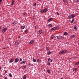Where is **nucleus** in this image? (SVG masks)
<instances>
[{
	"label": "nucleus",
	"instance_id": "2",
	"mask_svg": "<svg viewBox=\"0 0 79 79\" xmlns=\"http://www.w3.org/2000/svg\"><path fill=\"white\" fill-rule=\"evenodd\" d=\"M68 52V50H63L59 52L60 55H63V54H64V53H67Z\"/></svg>",
	"mask_w": 79,
	"mask_h": 79
},
{
	"label": "nucleus",
	"instance_id": "26",
	"mask_svg": "<svg viewBox=\"0 0 79 79\" xmlns=\"http://www.w3.org/2000/svg\"><path fill=\"white\" fill-rule=\"evenodd\" d=\"M74 19H73L72 21H71V23H73V22H74Z\"/></svg>",
	"mask_w": 79,
	"mask_h": 79
},
{
	"label": "nucleus",
	"instance_id": "36",
	"mask_svg": "<svg viewBox=\"0 0 79 79\" xmlns=\"http://www.w3.org/2000/svg\"><path fill=\"white\" fill-rule=\"evenodd\" d=\"M40 60V59H37V62H39V61Z\"/></svg>",
	"mask_w": 79,
	"mask_h": 79
},
{
	"label": "nucleus",
	"instance_id": "20",
	"mask_svg": "<svg viewBox=\"0 0 79 79\" xmlns=\"http://www.w3.org/2000/svg\"><path fill=\"white\" fill-rule=\"evenodd\" d=\"M49 27H52V25L51 24H49L48 25Z\"/></svg>",
	"mask_w": 79,
	"mask_h": 79
},
{
	"label": "nucleus",
	"instance_id": "54",
	"mask_svg": "<svg viewBox=\"0 0 79 79\" xmlns=\"http://www.w3.org/2000/svg\"><path fill=\"white\" fill-rule=\"evenodd\" d=\"M1 28H2V27H0V29H1Z\"/></svg>",
	"mask_w": 79,
	"mask_h": 79
},
{
	"label": "nucleus",
	"instance_id": "16",
	"mask_svg": "<svg viewBox=\"0 0 79 79\" xmlns=\"http://www.w3.org/2000/svg\"><path fill=\"white\" fill-rule=\"evenodd\" d=\"M47 53L48 55H50L51 54V52L50 51H48L47 52Z\"/></svg>",
	"mask_w": 79,
	"mask_h": 79
},
{
	"label": "nucleus",
	"instance_id": "29",
	"mask_svg": "<svg viewBox=\"0 0 79 79\" xmlns=\"http://www.w3.org/2000/svg\"><path fill=\"white\" fill-rule=\"evenodd\" d=\"M33 62H36V60L35 59H33Z\"/></svg>",
	"mask_w": 79,
	"mask_h": 79
},
{
	"label": "nucleus",
	"instance_id": "24",
	"mask_svg": "<svg viewBox=\"0 0 79 79\" xmlns=\"http://www.w3.org/2000/svg\"><path fill=\"white\" fill-rule=\"evenodd\" d=\"M23 79H26V75H24L23 77Z\"/></svg>",
	"mask_w": 79,
	"mask_h": 79
},
{
	"label": "nucleus",
	"instance_id": "1",
	"mask_svg": "<svg viewBox=\"0 0 79 79\" xmlns=\"http://www.w3.org/2000/svg\"><path fill=\"white\" fill-rule=\"evenodd\" d=\"M47 11V8H45L44 9L42 10L41 11V14H43L44 13H46Z\"/></svg>",
	"mask_w": 79,
	"mask_h": 79
},
{
	"label": "nucleus",
	"instance_id": "9",
	"mask_svg": "<svg viewBox=\"0 0 79 79\" xmlns=\"http://www.w3.org/2000/svg\"><path fill=\"white\" fill-rule=\"evenodd\" d=\"M34 40H31L30 42V44H33V42H34Z\"/></svg>",
	"mask_w": 79,
	"mask_h": 79
},
{
	"label": "nucleus",
	"instance_id": "45",
	"mask_svg": "<svg viewBox=\"0 0 79 79\" xmlns=\"http://www.w3.org/2000/svg\"><path fill=\"white\" fill-rule=\"evenodd\" d=\"M46 50L47 51H48L49 50V49L48 48H46Z\"/></svg>",
	"mask_w": 79,
	"mask_h": 79
},
{
	"label": "nucleus",
	"instance_id": "4",
	"mask_svg": "<svg viewBox=\"0 0 79 79\" xmlns=\"http://www.w3.org/2000/svg\"><path fill=\"white\" fill-rule=\"evenodd\" d=\"M6 30H7V28L6 27L3 28L2 31V33H4V32L6 31Z\"/></svg>",
	"mask_w": 79,
	"mask_h": 79
},
{
	"label": "nucleus",
	"instance_id": "38",
	"mask_svg": "<svg viewBox=\"0 0 79 79\" xmlns=\"http://www.w3.org/2000/svg\"><path fill=\"white\" fill-rule=\"evenodd\" d=\"M24 63V61H23L20 63V64H23Z\"/></svg>",
	"mask_w": 79,
	"mask_h": 79
},
{
	"label": "nucleus",
	"instance_id": "58",
	"mask_svg": "<svg viewBox=\"0 0 79 79\" xmlns=\"http://www.w3.org/2000/svg\"><path fill=\"white\" fill-rule=\"evenodd\" d=\"M33 19H35L34 18V17H33Z\"/></svg>",
	"mask_w": 79,
	"mask_h": 79
},
{
	"label": "nucleus",
	"instance_id": "52",
	"mask_svg": "<svg viewBox=\"0 0 79 79\" xmlns=\"http://www.w3.org/2000/svg\"><path fill=\"white\" fill-rule=\"evenodd\" d=\"M73 57L70 58V59H71L72 60V59H73Z\"/></svg>",
	"mask_w": 79,
	"mask_h": 79
},
{
	"label": "nucleus",
	"instance_id": "25",
	"mask_svg": "<svg viewBox=\"0 0 79 79\" xmlns=\"http://www.w3.org/2000/svg\"><path fill=\"white\" fill-rule=\"evenodd\" d=\"M60 28V27L58 26H57L56 27H55L56 30V29H58Z\"/></svg>",
	"mask_w": 79,
	"mask_h": 79
},
{
	"label": "nucleus",
	"instance_id": "53",
	"mask_svg": "<svg viewBox=\"0 0 79 79\" xmlns=\"http://www.w3.org/2000/svg\"><path fill=\"white\" fill-rule=\"evenodd\" d=\"M60 79H63V78L61 77Z\"/></svg>",
	"mask_w": 79,
	"mask_h": 79
},
{
	"label": "nucleus",
	"instance_id": "35",
	"mask_svg": "<svg viewBox=\"0 0 79 79\" xmlns=\"http://www.w3.org/2000/svg\"><path fill=\"white\" fill-rule=\"evenodd\" d=\"M23 16H25V15H26V13H23Z\"/></svg>",
	"mask_w": 79,
	"mask_h": 79
},
{
	"label": "nucleus",
	"instance_id": "32",
	"mask_svg": "<svg viewBox=\"0 0 79 79\" xmlns=\"http://www.w3.org/2000/svg\"><path fill=\"white\" fill-rule=\"evenodd\" d=\"M73 70L74 71H76V70H77V68H74L73 69Z\"/></svg>",
	"mask_w": 79,
	"mask_h": 79
},
{
	"label": "nucleus",
	"instance_id": "28",
	"mask_svg": "<svg viewBox=\"0 0 79 79\" xmlns=\"http://www.w3.org/2000/svg\"><path fill=\"white\" fill-rule=\"evenodd\" d=\"M47 64L48 66H49V65H50V62H48L47 63Z\"/></svg>",
	"mask_w": 79,
	"mask_h": 79
},
{
	"label": "nucleus",
	"instance_id": "8",
	"mask_svg": "<svg viewBox=\"0 0 79 79\" xmlns=\"http://www.w3.org/2000/svg\"><path fill=\"white\" fill-rule=\"evenodd\" d=\"M19 41H16L15 42V45H19Z\"/></svg>",
	"mask_w": 79,
	"mask_h": 79
},
{
	"label": "nucleus",
	"instance_id": "13",
	"mask_svg": "<svg viewBox=\"0 0 79 79\" xmlns=\"http://www.w3.org/2000/svg\"><path fill=\"white\" fill-rule=\"evenodd\" d=\"M14 3H15V1L14 0H13L10 4V5H13Z\"/></svg>",
	"mask_w": 79,
	"mask_h": 79
},
{
	"label": "nucleus",
	"instance_id": "5",
	"mask_svg": "<svg viewBox=\"0 0 79 79\" xmlns=\"http://www.w3.org/2000/svg\"><path fill=\"white\" fill-rule=\"evenodd\" d=\"M57 38L58 39H62V40H63V39H64V37L61 36H57Z\"/></svg>",
	"mask_w": 79,
	"mask_h": 79
},
{
	"label": "nucleus",
	"instance_id": "14",
	"mask_svg": "<svg viewBox=\"0 0 79 79\" xmlns=\"http://www.w3.org/2000/svg\"><path fill=\"white\" fill-rule=\"evenodd\" d=\"M76 37V36L74 35H73L72 36H71L70 37V38H74V37Z\"/></svg>",
	"mask_w": 79,
	"mask_h": 79
},
{
	"label": "nucleus",
	"instance_id": "12",
	"mask_svg": "<svg viewBox=\"0 0 79 79\" xmlns=\"http://www.w3.org/2000/svg\"><path fill=\"white\" fill-rule=\"evenodd\" d=\"M39 32L40 34H41L42 33V30H39Z\"/></svg>",
	"mask_w": 79,
	"mask_h": 79
},
{
	"label": "nucleus",
	"instance_id": "55",
	"mask_svg": "<svg viewBox=\"0 0 79 79\" xmlns=\"http://www.w3.org/2000/svg\"><path fill=\"white\" fill-rule=\"evenodd\" d=\"M21 38V36H19V37L18 38Z\"/></svg>",
	"mask_w": 79,
	"mask_h": 79
},
{
	"label": "nucleus",
	"instance_id": "39",
	"mask_svg": "<svg viewBox=\"0 0 79 79\" xmlns=\"http://www.w3.org/2000/svg\"><path fill=\"white\" fill-rule=\"evenodd\" d=\"M76 58H77V57H74L73 58V59H76Z\"/></svg>",
	"mask_w": 79,
	"mask_h": 79
},
{
	"label": "nucleus",
	"instance_id": "11",
	"mask_svg": "<svg viewBox=\"0 0 79 79\" xmlns=\"http://www.w3.org/2000/svg\"><path fill=\"white\" fill-rule=\"evenodd\" d=\"M14 61V59H11L10 61H9L10 63H12L13 62V61Z\"/></svg>",
	"mask_w": 79,
	"mask_h": 79
},
{
	"label": "nucleus",
	"instance_id": "59",
	"mask_svg": "<svg viewBox=\"0 0 79 79\" xmlns=\"http://www.w3.org/2000/svg\"><path fill=\"white\" fill-rule=\"evenodd\" d=\"M4 48L5 49V48Z\"/></svg>",
	"mask_w": 79,
	"mask_h": 79
},
{
	"label": "nucleus",
	"instance_id": "60",
	"mask_svg": "<svg viewBox=\"0 0 79 79\" xmlns=\"http://www.w3.org/2000/svg\"><path fill=\"white\" fill-rule=\"evenodd\" d=\"M46 79H47V78H46Z\"/></svg>",
	"mask_w": 79,
	"mask_h": 79
},
{
	"label": "nucleus",
	"instance_id": "41",
	"mask_svg": "<svg viewBox=\"0 0 79 79\" xmlns=\"http://www.w3.org/2000/svg\"><path fill=\"white\" fill-rule=\"evenodd\" d=\"M36 5H37V4H36V3H35L34 4V5L35 6H36Z\"/></svg>",
	"mask_w": 79,
	"mask_h": 79
},
{
	"label": "nucleus",
	"instance_id": "37",
	"mask_svg": "<svg viewBox=\"0 0 79 79\" xmlns=\"http://www.w3.org/2000/svg\"><path fill=\"white\" fill-rule=\"evenodd\" d=\"M76 3H77L78 2H79V0H77L76 1Z\"/></svg>",
	"mask_w": 79,
	"mask_h": 79
},
{
	"label": "nucleus",
	"instance_id": "46",
	"mask_svg": "<svg viewBox=\"0 0 79 79\" xmlns=\"http://www.w3.org/2000/svg\"><path fill=\"white\" fill-rule=\"evenodd\" d=\"M28 65H29V66H31V63H29L28 64Z\"/></svg>",
	"mask_w": 79,
	"mask_h": 79
},
{
	"label": "nucleus",
	"instance_id": "30",
	"mask_svg": "<svg viewBox=\"0 0 79 79\" xmlns=\"http://www.w3.org/2000/svg\"><path fill=\"white\" fill-rule=\"evenodd\" d=\"M55 38V36H54L52 35V36L51 39H54Z\"/></svg>",
	"mask_w": 79,
	"mask_h": 79
},
{
	"label": "nucleus",
	"instance_id": "3",
	"mask_svg": "<svg viewBox=\"0 0 79 79\" xmlns=\"http://www.w3.org/2000/svg\"><path fill=\"white\" fill-rule=\"evenodd\" d=\"M74 17H75V16L74 14L71 15L68 17L69 19H72V18H74Z\"/></svg>",
	"mask_w": 79,
	"mask_h": 79
},
{
	"label": "nucleus",
	"instance_id": "17",
	"mask_svg": "<svg viewBox=\"0 0 79 79\" xmlns=\"http://www.w3.org/2000/svg\"><path fill=\"white\" fill-rule=\"evenodd\" d=\"M63 2L65 3H68V1H67V0H63Z\"/></svg>",
	"mask_w": 79,
	"mask_h": 79
},
{
	"label": "nucleus",
	"instance_id": "19",
	"mask_svg": "<svg viewBox=\"0 0 79 79\" xmlns=\"http://www.w3.org/2000/svg\"><path fill=\"white\" fill-rule=\"evenodd\" d=\"M48 61H50V62H52V59H50V58H48Z\"/></svg>",
	"mask_w": 79,
	"mask_h": 79
},
{
	"label": "nucleus",
	"instance_id": "18",
	"mask_svg": "<svg viewBox=\"0 0 79 79\" xmlns=\"http://www.w3.org/2000/svg\"><path fill=\"white\" fill-rule=\"evenodd\" d=\"M79 62H77L75 64V65H76V66L77 65H79Z\"/></svg>",
	"mask_w": 79,
	"mask_h": 79
},
{
	"label": "nucleus",
	"instance_id": "40",
	"mask_svg": "<svg viewBox=\"0 0 79 79\" xmlns=\"http://www.w3.org/2000/svg\"><path fill=\"white\" fill-rule=\"evenodd\" d=\"M56 14L57 15H59V13H58V12H56Z\"/></svg>",
	"mask_w": 79,
	"mask_h": 79
},
{
	"label": "nucleus",
	"instance_id": "51",
	"mask_svg": "<svg viewBox=\"0 0 79 79\" xmlns=\"http://www.w3.org/2000/svg\"><path fill=\"white\" fill-rule=\"evenodd\" d=\"M9 39H10V40H11V38H9Z\"/></svg>",
	"mask_w": 79,
	"mask_h": 79
},
{
	"label": "nucleus",
	"instance_id": "23",
	"mask_svg": "<svg viewBox=\"0 0 79 79\" xmlns=\"http://www.w3.org/2000/svg\"><path fill=\"white\" fill-rule=\"evenodd\" d=\"M9 76L10 77H12V75H11V74L9 73Z\"/></svg>",
	"mask_w": 79,
	"mask_h": 79
},
{
	"label": "nucleus",
	"instance_id": "10",
	"mask_svg": "<svg viewBox=\"0 0 79 79\" xmlns=\"http://www.w3.org/2000/svg\"><path fill=\"white\" fill-rule=\"evenodd\" d=\"M19 61V59L18 58H16L15 60V63H17Z\"/></svg>",
	"mask_w": 79,
	"mask_h": 79
},
{
	"label": "nucleus",
	"instance_id": "31",
	"mask_svg": "<svg viewBox=\"0 0 79 79\" xmlns=\"http://www.w3.org/2000/svg\"><path fill=\"white\" fill-rule=\"evenodd\" d=\"M47 72L48 73H50V71L48 69L47 70Z\"/></svg>",
	"mask_w": 79,
	"mask_h": 79
},
{
	"label": "nucleus",
	"instance_id": "49",
	"mask_svg": "<svg viewBox=\"0 0 79 79\" xmlns=\"http://www.w3.org/2000/svg\"><path fill=\"white\" fill-rule=\"evenodd\" d=\"M35 29H37V28H36V26L35 27Z\"/></svg>",
	"mask_w": 79,
	"mask_h": 79
},
{
	"label": "nucleus",
	"instance_id": "6",
	"mask_svg": "<svg viewBox=\"0 0 79 79\" xmlns=\"http://www.w3.org/2000/svg\"><path fill=\"white\" fill-rule=\"evenodd\" d=\"M18 23V22L16 21H14L13 23H12V26H15V24H16Z\"/></svg>",
	"mask_w": 79,
	"mask_h": 79
},
{
	"label": "nucleus",
	"instance_id": "15",
	"mask_svg": "<svg viewBox=\"0 0 79 79\" xmlns=\"http://www.w3.org/2000/svg\"><path fill=\"white\" fill-rule=\"evenodd\" d=\"M52 31H54V30H56L55 27H54L51 28Z\"/></svg>",
	"mask_w": 79,
	"mask_h": 79
},
{
	"label": "nucleus",
	"instance_id": "42",
	"mask_svg": "<svg viewBox=\"0 0 79 79\" xmlns=\"http://www.w3.org/2000/svg\"><path fill=\"white\" fill-rule=\"evenodd\" d=\"M20 61H22V59L21 58H20L19 60Z\"/></svg>",
	"mask_w": 79,
	"mask_h": 79
},
{
	"label": "nucleus",
	"instance_id": "43",
	"mask_svg": "<svg viewBox=\"0 0 79 79\" xmlns=\"http://www.w3.org/2000/svg\"><path fill=\"white\" fill-rule=\"evenodd\" d=\"M4 79H8V78H7V77H5L4 78Z\"/></svg>",
	"mask_w": 79,
	"mask_h": 79
},
{
	"label": "nucleus",
	"instance_id": "33",
	"mask_svg": "<svg viewBox=\"0 0 79 79\" xmlns=\"http://www.w3.org/2000/svg\"><path fill=\"white\" fill-rule=\"evenodd\" d=\"M74 29H75V30H77V28L76 27H74Z\"/></svg>",
	"mask_w": 79,
	"mask_h": 79
},
{
	"label": "nucleus",
	"instance_id": "50",
	"mask_svg": "<svg viewBox=\"0 0 79 79\" xmlns=\"http://www.w3.org/2000/svg\"><path fill=\"white\" fill-rule=\"evenodd\" d=\"M3 77V76H2V75L1 76V77Z\"/></svg>",
	"mask_w": 79,
	"mask_h": 79
},
{
	"label": "nucleus",
	"instance_id": "27",
	"mask_svg": "<svg viewBox=\"0 0 79 79\" xmlns=\"http://www.w3.org/2000/svg\"><path fill=\"white\" fill-rule=\"evenodd\" d=\"M26 68V65H25L23 67L22 69H25V68Z\"/></svg>",
	"mask_w": 79,
	"mask_h": 79
},
{
	"label": "nucleus",
	"instance_id": "47",
	"mask_svg": "<svg viewBox=\"0 0 79 79\" xmlns=\"http://www.w3.org/2000/svg\"><path fill=\"white\" fill-rule=\"evenodd\" d=\"M7 73V71L6 70L5 71V73Z\"/></svg>",
	"mask_w": 79,
	"mask_h": 79
},
{
	"label": "nucleus",
	"instance_id": "44",
	"mask_svg": "<svg viewBox=\"0 0 79 79\" xmlns=\"http://www.w3.org/2000/svg\"><path fill=\"white\" fill-rule=\"evenodd\" d=\"M2 2V0H0V3H1Z\"/></svg>",
	"mask_w": 79,
	"mask_h": 79
},
{
	"label": "nucleus",
	"instance_id": "48",
	"mask_svg": "<svg viewBox=\"0 0 79 79\" xmlns=\"http://www.w3.org/2000/svg\"><path fill=\"white\" fill-rule=\"evenodd\" d=\"M23 63H24V64H25V63H26V61H24Z\"/></svg>",
	"mask_w": 79,
	"mask_h": 79
},
{
	"label": "nucleus",
	"instance_id": "21",
	"mask_svg": "<svg viewBox=\"0 0 79 79\" xmlns=\"http://www.w3.org/2000/svg\"><path fill=\"white\" fill-rule=\"evenodd\" d=\"M64 35H68V33L66 32H65L64 33Z\"/></svg>",
	"mask_w": 79,
	"mask_h": 79
},
{
	"label": "nucleus",
	"instance_id": "7",
	"mask_svg": "<svg viewBox=\"0 0 79 79\" xmlns=\"http://www.w3.org/2000/svg\"><path fill=\"white\" fill-rule=\"evenodd\" d=\"M53 18H50L48 20V22H50L51 21H53Z\"/></svg>",
	"mask_w": 79,
	"mask_h": 79
},
{
	"label": "nucleus",
	"instance_id": "22",
	"mask_svg": "<svg viewBox=\"0 0 79 79\" xmlns=\"http://www.w3.org/2000/svg\"><path fill=\"white\" fill-rule=\"evenodd\" d=\"M24 28H25V26H22L21 27V29H24Z\"/></svg>",
	"mask_w": 79,
	"mask_h": 79
},
{
	"label": "nucleus",
	"instance_id": "34",
	"mask_svg": "<svg viewBox=\"0 0 79 79\" xmlns=\"http://www.w3.org/2000/svg\"><path fill=\"white\" fill-rule=\"evenodd\" d=\"M28 31V30H26L24 31V32H25V33H26V32H27Z\"/></svg>",
	"mask_w": 79,
	"mask_h": 79
},
{
	"label": "nucleus",
	"instance_id": "56",
	"mask_svg": "<svg viewBox=\"0 0 79 79\" xmlns=\"http://www.w3.org/2000/svg\"><path fill=\"white\" fill-rule=\"evenodd\" d=\"M74 24H76V22H74Z\"/></svg>",
	"mask_w": 79,
	"mask_h": 79
},
{
	"label": "nucleus",
	"instance_id": "57",
	"mask_svg": "<svg viewBox=\"0 0 79 79\" xmlns=\"http://www.w3.org/2000/svg\"><path fill=\"white\" fill-rule=\"evenodd\" d=\"M1 69V67H0V69Z\"/></svg>",
	"mask_w": 79,
	"mask_h": 79
}]
</instances>
